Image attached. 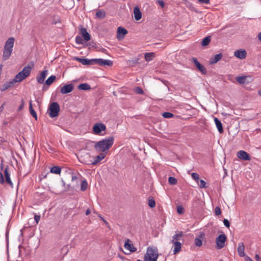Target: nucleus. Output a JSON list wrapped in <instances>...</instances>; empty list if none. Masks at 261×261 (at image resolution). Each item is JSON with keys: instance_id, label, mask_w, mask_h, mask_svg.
Here are the masks:
<instances>
[{"instance_id": "f257e3e1", "label": "nucleus", "mask_w": 261, "mask_h": 261, "mask_svg": "<svg viewBox=\"0 0 261 261\" xmlns=\"http://www.w3.org/2000/svg\"><path fill=\"white\" fill-rule=\"evenodd\" d=\"M114 138L110 137L95 143L94 147L96 151L105 152L109 149L114 143Z\"/></svg>"}, {"instance_id": "f03ea898", "label": "nucleus", "mask_w": 261, "mask_h": 261, "mask_svg": "<svg viewBox=\"0 0 261 261\" xmlns=\"http://www.w3.org/2000/svg\"><path fill=\"white\" fill-rule=\"evenodd\" d=\"M14 43V38H9L6 42L3 53V59L4 60H8L11 56Z\"/></svg>"}, {"instance_id": "7ed1b4c3", "label": "nucleus", "mask_w": 261, "mask_h": 261, "mask_svg": "<svg viewBox=\"0 0 261 261\" xmlns=\"http://www.w3.org/2000/svg\"><path fill=\"white\" fill-rule=\"evenodd\" d=\"M32 68V67L30 66H25L22 71L18 72L15 75L13 80L14 83L21 82L28 77L31 74Z\"/></svg>"}, {"instance_id": "20e7f679", "label": "nucleus", "mask_w": 261, "mask_h": 261, "mask_svg": "<svg viewBox=\"0 0 261 261\" xmlns=\"http://www.w3.org/2000/svg\"><path fill=\"white\" fill-rule=\"evenodd\" d=\"M158 256L157 248L148 247L144 255V261H157Z\"/></svg>"}, {"instance_id": "39448f33", "label": "nucleus", "mask_w": 261, "mask_h": 261, "mask_svg": "<svg viewBox=\"0 0 261 261\" xmlns=\"http://www.w3.org/2000/svg\"><path fill=\"white\" fill-rule=\"evenodd\" d=\"M79 161L85 164L91 165V156L89 153L80 150L76 154Z\"/></svg>"}, {"instance_id": "423d86ee", "label": "nucleus", "mask_w": 261, "mask_h": 261, "mask_svg": "<svg viewBox=\"0 0 261 261\" xmlns=\"http://www.w3.org/2000/svg\"><path fill=\"white\" fill-rule=\"evenodd\" d=\"M60 106L57 102H52L48 108L47 113L50 118H55L59 115Z\"/></svg>"}, {"instance_id": "0eeeda50", "label": "nucleus", "mask_w": 261, "mask_h": 261, "mask_svg": "<svg viewBox=\"0 0 261 261\" xmlns=\"http://www.w3.org/2000/svg\"><path fill=\"white\" fill-rule=\"evenodd\" d=\"M227 240L226 235L224 233L220 234L216 239L217 248L221 249L225 246V243Z\"/></svg>"}, {"instance_id": "6e6552de", "label": "nucleus", "mask_w": 261, "mask_h": 261, "mask_svg": "<svg viewBox=\"0 0 261 261\" xmlns=\"http://www.w3.org/2000/svg\"><path fill=\"white\" fill-rule=\"evenodd\" d=\"M106 129V125L102 123H97L93 126V133L95 135H100L101 132Z\"/></svg>"}, {"instance_id": "1a4fd4ad", "label": "nucleus", "mask_w": 261, "mask_h": 261, "mask_svg": "<svg viewBox=\"0 0 261 261\" xmlns=\"http://www.w3.org/2000/svg\"><path fill=\"white\" fill-rule=\"evenodd\" d=\"M95 64H98L100 66H112L113 65V62L110 60H105L103 59H94Z\"/></svg>"}, {"instance_id": "9d476101", "label": "nucleus", "mask_w": 261, "mask_h": 261, "mask_svg": "<svg viewBox=\"0 0 261 261\" xmlns=\"http://www.w3.org/2000/svg\"><path fill=\"white\" fill-rule=\"evenodd\" d=\"M191 61L194 63L196 67L203 74L206 73V69L205 67L201 64L195 58H192Z\"/></svg>"}, {"instance_id": "9b49d317", "label": "nucleus", "mask_w": 261, "mask_h": 261, "mask_svg": "<svg viewBox=\"0 0 261 261\" xmlns=\"http://www.w3.org/2000/svg\"><path fill=\"white\" fill-rule=\"evenodd\" d=\"M237 156L239 159L244 161H250L251 157L250 155L244 150H240L237 152Z\"/></svg>"}, {"instance_id": "f8f14e48", "label": "nucleus", "mask_w": 261, "mask_h": 261, "mask_svg": "<svg viewBox=\"0 0 261 261\" xmlns=\"http://www.w3.org/2000/svg\"><path fill=\"white\" fill-rule=\"evenodd\" d=\"M247 51L244 49H240L236 50L234 53V55L238 59L243 60L246 58Z\"/></svg>"}, {"instance_id": "ddd939ff", "label": "nucleus", "mask_w": 261, "mask_h": 261, "mask_svg": "<svg viewBox=\"0 0 261 261\" xmlns=\"http://www.w3.org/2000/svg\"><path fill=\"white\" fill-rule=\"evenodd\" d=\"M74 88L73 85L72 84H69L63 86L60 90V92L62 94H67L71 92Z\"/></svg>"}, {"instance_id": "4468645a", "label": "nucleus", "mask_w": 261, "mask_h": 261, "mask_svg": "<svg viewBox=\"0 0 261 261\" xmlns=\"http://www.w3.org/2000/svg\"><path fill=\"white\" fill-rule=\"evenodd\" d=\"M127 33V31L124 28L119 27L117 29V38L120 40L124 37L125 35Z\"/></svg>"}, {"instance_id": "2eb2a0df", "label": "nucleus", "mask_w": 261, "mask_h": 261, "mask_svg": "<svg viewBox=\"0 0 261 261\" xmlns=\"http://www.w3.org/2000/svg\"><path fill=\"white\" fill-rule=\"evenodd\" d=\"M47 74L48 70H44L43 71H42L41 73L39 75H37L36 77L37 82L39 84L43 83Z\"/></svg>"}, {"instance_id": "dca6fc26", "label": "nucleus", "mask_w": 261, "mask_h": 261, "mask_svg": "<svg viewBox=\"0 0 261 261\" xmlns=\"http://www.w3.org/2000/svg\"><path fill=\"white\" fill-rule=\"evenodd\" d=\"M130 242L129 239H127L125 241L124 247L130 252H134L136 251L137 248L134 246L133 244L129 243Z\"/></svg>"}, {"instance_id": "f3484780", "label": "nucleus", "mask_w": 261, "mask_h": 261, "mask_svg": "<svg viewBox=\"0 0 261 261\" xmlns=\"http://www.w3.org/2000/svg\"><path fill=\"white\" fill-rule=\"evenodd\" d=\"M76 60L84 65L95 64L94 59H91V60H89V59H85V58H77Z\"/></svg>"}, {"instance_id": "a211bd4d", "label": "nucleus", "mask_w": 261, "mask_h": 261, "mask_svg": "<svg viewBox=\"0 0 261 261\" xmlns=\"http://www.w3.org/2000/svg\"><path fill=\"white\" fill-rule=\"evenodd\" d=\"M222 58V54L221 53L218 54L212 57L210 60V64H214L219 61Z\"/></svg>"}, {"instance_id": "6ab92c4d", "label": "nucleus", "mask_w": 261, "mask_h": 261, "mask_svg": "<svg viewBox=\"0 0 261 261\" xmlns=\"http://www.w3.org/2000/svg\"><path fill=\"white\" fill-rule=\"evenodd\" d=\"M105 154L103 153H100L99 155L96 156L94 161H91V165H95L98 163H99L102 159H103L105 158Z\"/></svg>"}, {"instance_id": "aec40b11", "label": "nucleus", "mask_w": 261, "mask_h": 261, "mask_svg": "<svg viewBox=\"0 0 261 261\" xmlns=\"http://www.w3.org/2000/svg\"><path fill=\"white\" fill-rule=\"evenodd\" d=\"M214 122L217 126L218 132L220 134L222 133L224 130H223V128L222 126V124L221 121L218 118L215 117L214 118Z\"/></svg>"}, {"instance_id": "412c9836", "label": "nucleus", "mask_w": 261, "mask_h": 261, "mask_svg": "<svg viewBox=\"0 0 261 261\" xmlns=\"http://www.w3.org/2000/svg\"><path fill=\"white\" fill-rule=\"evenodd\" d=\"M134 13L135 19L136 20H139L140 19H141L142 17V13L140 10L138 6H136L134 8Z\"/></svg>"}, {"instance_id": "4be33fe9", "label": "nucleus", "mask_w": 261, "mask_h": 261, "mask_svg": "<svg viewBox=\"0 0 261 261\" xmlns=\"http://www.w3.org/2000/svg\"><path fill=\"white\" fill-rule=\"evenodd\" d=\"M245 246L244 245V243L242 242L239 243L238 244V252L239 255L243 257L245 256Z\"/></svg>"}, {"instance_id": "5701e85b", "label": "nucleus", "mask_w": 261, "mask_h": 261, "mask_svg": "<svg viewBox=\"0 0 261 261\" xmlns=\"http://www.w3.org/2000/svg\"><path fill=\"white\" fill-rule=\"evenodd\" d=\"M173 245V254H176L179 252L181 250V244L180 242H176L175 243H172Z\"/></svg>"}, {"instance_id": "b1692460", "label": "nucleus", "mask_w": 261, "mask_h": 261, "mask_svg": "<svg viewBox=\"0 0 261 261\" xmlns=\"http://www.w3.org/2000/svg\"><path fill=\"white\" fill-rule=\"evenodd\" d=\"M15 83L13 81V80L8 82L6 83H5L4 85H3L1 88V91H4L6 90L7 89H9V88L12 87Z\"/></svg>"}, {"instance_id": "393cba45", "label": "nucleus", "mask_w": 261, "mask_h": 261, "mask_svg": "<svg viewBox=\"0 0 261 261\" xmlns=\"http://www.w3.org/2000/svg\"><path fill=\"white\" fill-rule=\"evenodd\" d=\"M81 33L86 41H89L90 40V35L88 33L85 28H82L81 30Z\"/></svg>"}, {"instance_id": "a878e982", "label": "nucleus", "mask_w": 261, "mask_h": 261, "mask_svg": "<svg viewBox=\"0 0 261 261\" xmlns=\"http://www.w3.org/2000/svg\"><path fill=\"white\" fill-rule=\"evenodd\" d=\"M182 232L180 231L177 233H176L172 237V239L171 240L172 243H175L176 242H179V240L181 239L182 236Z\"/></svg>"}, {"instance_id": "bb28decb", "label": "nucleus", "mask_w": 261, "mask_h": 261, "mask_svg": "<svg viewBox=\"0 0 261 261\" xmlns=\"http://www.w3.org/2000/svg\"><path fill=\"white\" fill-rule=\"evenodd\" d=\"M4 174L5 176L6 182L10 185L12 186L13 184L10 179V175L8 170V167L6 168L4 170Z\"/></svg>"}, {"instance_id": "cd10ccee", "label": "nucleus", "mask_w": 261, "mask_h": 261, "mask_svg": "<svg viewBox=\"0 0 261 261\" xmlns=\"http://www.w3.org/2000/svg\"><path fill=\"white\" fill-rule=\"evenodd\" d=\"M78 89L82 90H89L91 89V86L87 83L80 84L77 87Z\"/></svg>"}, {"instance_id": "c85d7f7f", "label": "nucleus", "mask_w": 261, "mask_h": 261, "mask_svg": "<svg viewBox=\"0 0 261 261\" xmlns=\"http://www.w3.org/2000/svg\"><path fill=\"white\" fill-rule=\"evenodd\" d=\"M29 110H30V114H31V115L36 120H37V114H36V112L35 111V110L33 108V106H32V101L31 100H30V102H29Z\"/></svg>"}, {"instance_id": "c756f323", "label": "nucleus", "mask_w": 261, "mask_h": 261, "mask_svg": "<svg viewBox=\"0 0 261 261\" xmlns=\"http://www.w3.org/2000/svg\"><path fill=\"white\" fill-rule=\"evenodd\" d=\"M202 234H200L198 237H196L194 240V243L196 246L200 247L202 244V239L203 237Z\"/></svg>"}, {"instance_id": "7c9ffc66", "label": "nucleus", "mask_w": 261, "mask_h": 261, "mask_svg": "<svg viewBox=\"0 0 261 261\" xmlns=\"http://www.w3.org/2000/svg\"><path fill=\"white\" fill-rule=\"evenodd\" d=\"M154 57V53H147L145 54V59L147 62L151 61Z\"/></svg>"}, {"instance_id": "2f4dec72", "label": "nucleus", "mask_w": 261, "mask_h": 261, "mask_svg": "<svg viewBox=\"0 0 261 261\" xmlns=\"http://www.w3.org/2000/svg\"><path fill=\"white\" fill-rule=\"evenodd\" d=\"M61 168L58 166H54L50 169V172L57 174H59L61 173Z\"/></svg>"}, {"instance_id": "473e14b6", "label": "nucleus", "mask_w": 261, "mask_h": 261, "mask_svg": "<svg viewBox=\"0 0 261 261\" xmlns=\"http://www.w3.org/2000/svg\"><path fill=\"white\" fill-rule=\"evenodd\" d=\"M96 16L99 19H103L106 16L105 12L103 10H99L96 13Z\"/></svg>"}, {"instance_id": "72a5a7b5", "label": "nucleus", "mask_w": 261, "mask_h": 261, "mask_svg": "<svg viewBox=\"0 0 261 261\" xmlns=\"http://www.w3.org/2000/svg\"><path fill=\"white\" fill-rule=\"evenodd\" d=\"M56 76L55 75H51L45 81V84L49 86L50 85L56 80Z\"/></svg>"}, {"instance_id": "f704fd0d", "label": "nucleus", "mask_w": 261, "mask_h": 261, "mask_svg": "<svg viewBox=\"0 0 261 261\" xmlns=\"http://www.w3.org/2000/svg\"><path fill=\"white\" fill-rule=\"evenodd\" d=\"M88 187V182L86 179L82 181L81 185V190L82 191H85Z\"/></svg>"}, {"instance_id": "c9c22d12", "label": "nucleus", "mask_w": 261, "mask_h": 261, "mask_svg": "<svg viewBox=\"0 0 261 261\" xmlns=\"http://www.w3.org/2000/svg\"><path fill=\"white\" fill-rule=\"evenodd\" d=\"M210 41H211V37L207 36L202 40L201 44L203 46H206L210 43Z\"/></svg>"}, {"instance_id": "e433bc0d", "label": "nucleus", "mask_w": 261, "mask_h": 261, "mask_svg": "<svg viewBox=\"0 0 261 261\" xmlns=\"http://www.w3.org/2000/svg\"><path fill=\"white\" fill-rule=\"evenodd\" d=\"M246 76H240L236 78V81L238 83L241 84H243L245 83Z\"/></svg>"}, {"instance_id": "4c0bfd02", "label": "nucleus", "mask_w": 261, "mask_h": 261, "mask_svg": "<svg viewBox=\"0 0 261 261\" xmlns=\"http://www.w3.org/2000/svg\"><path fill=\"white\" fill-rule=\"evenodd\" d=\"M168 181L169 184H170L172 185H175L177 182V179L175 177L172 176H170L169 177Z\"/></svg>"}, {"instance_id": "58836bf2", "label": "nucleus", "mask_w": 261, "mask_h": 261, "mask_svg": "<svg viewBox=\"0 0 261 261\" xmlns=\"http://www.w3.org/2000/svg\"><path fill=\"white\" fill-rule=\"evenodd\" d=\"M75 42L78 44H83L84 43V40L82 37L77 36L75 37Z\"/></svg>"}, {"instance_id": "ea45409f", "label": "nucleus", "mask_w": 261, "mask_h": 261, "mask_svg": "<svg viewBox=\"0 0 261 261\" xmlns=\"http://www.w3.org/2000/svg\"><path fill=\"white\" fill-rule=\"evenodd\" d=\"M201 188H206V182L203 179H199V182H197Z\"/></svg>"}, {"instance_id": "a19ab883", "label": "nucleus", "mask_w": 261, "mask_h": 261, "mask_svg": "<svg viewBox=\"0 0 261 261\" xmlns=\"http://www.w3.org/2000/svg\"><path fill=\"white\" fill-rule=\"evenodd\" d=\"M148 204L149 206L151 208H153L155 206V202L153 199H149L148 200Z\"/></svg>"}, {"instance_id": "79ce46f5", "label": "nucleus", "mask_w": 261, "mask_h": 261, "mask_svg": "<svg viewBox=\"0 0 261 261\" xmlns=\"http://www.w3.org/2000/svg\"><path fill=\"white\" fill-rule=\"evenodd\" d=\"M163 116L166 118H170L173 117V114L170 112H164L163 114Z\"/></svg>"}, {"instance_id": "37998d69", "label": "nucleus", "mask_w": 261, "mask_h": 261, "mask_svg": "<svg viewBox=\"0 0 261 261\" xmlns=\"http://www.w3.org/2000/svg\"><path fill=\"white\" fill-rule=\"evenodd\" d=\"M192 177L193 179H194L195 181H196L197 182H199V175L196 173H193L192 174Z\"/></svg>"}, {"instance_id": "c03bdc74", "label": "nucleus", "mask_w": 261, "mask_h": 261, "mask_svg": "<svg viewBox=\"0 0 261 261\" xmlns=\"http://www.w3.org/2000/svg\"><path fill=\"white\" fill-rule=\"evenodd\" d=\"M215 213L216 215H220L221 213V208L219 206H217L215 209Z\"/></svg>"}, {"instance_id": "a18cd8bd", "label": "nucleus", "mask_w": 261, "mask_h": 261, "mask_svg": "<svg viewBox=\"0 0 261 261\" xmlns=\"http://www.w3.org/2000/svg\"><path fill=\"white\" fill-rule=\"evenodd\" d=\"M156 3L159 4L162 8L165 7V3L163 0H156Z\"/></svg>"}, {"instance_id": "49530a36", "label": "nucleus", "mask_w": 261, "mask_h": 261, "mask_svg": "<svg viewBox=\"0 0 261 261\" xmlns=\"http://www.w3.org/2000/svg\"><path fill=\"white\" fill-rule=\"evenodd\" d=\"M223 223L225 227L229 228L230 227V223L227 219H224L223 220Z\"/></svg>"}, {"instance_id": "de8ad7c7", "label": "nucleus", "mask_w": 261, "mask_h": 261, "mask_svg": "<svg viewBox=\"0 0 261 261\" xmlns=\"http://www.w3.org/2000/svg\"><path fill=\"white\" fill-rule=\"evenodd\" d=\"M177 211L178 214H182L184 213V208L181 206H178L177 208Z\"/></svg>"}, {"instance_id": "09e8293b", "label": "nucleus", "mask_w": 261, "mask_h": 261, "mask_svg": "<svg viewBox=\"0 0 261 261\" xmlns=\"http://www.w3.org/2000/svg\"><path fill=\"white\" fill-rule=\"evenodd\" d=\"M34 219H35L36 224H38L40 220V216L35 215L34 216Z\"/></svg>"}, {"instance_id": "8fccbe9b", "label": "nucleus", "mask_w": 261, "mask_h": 261, "mask_svg": "<svg viewBox=\"0 0 261 261\" xmlns=\"http://www.w3.org/2000/svg\"><path fill=\"white\" fill-rule=\"evenodd\" d=\"M139 58H136L135 59H133L132 60L129 61V62L130 63H132V64L135 65V64L139 63Z\"/></svg>"}, {"instance_id": "3c124183", "label": "nucleus", "mask_w": 261, "mask_h": 261, "mask_svg": "<svg viewBox=\"0 0 261 261\" xmlns=\"http://www.w3.org/2000/svg\"><path fill=\"white\" fill-rule=\"evenodd\" d=\"M199 2L201 4H210V0H198Z\"/></svg>"}, {"instance_id": "603ef678", "label": "nucleus", "mask_w": 261, "mask_h": 261, "mask_svg": "<svg viewBox=\"0 0 261 261\" xmlns=\"http://www.w3.org/2000/svg\"><path fill=\"white\" fill-rule=\"evenodd\" d=\"M136 91L137 93H139V94H143V90L142 89V88H141L140 87H138L136 89Z\"/></svg>"}, {"instance_id": "864d4df0", "label": "nucleus", "mask_w": 261, "mask_h": 261, "mask_svg": "<svg viewBox=\"0 0 261 261\" xmlns=\"http://www.w3.org/2000/svg\"><path fill=\"white\" fill-rule=\"evenodd\" d=\"M24 101L23 99H22L21 100V105H20V106H19V107L18 108V110L20 111L22 109H23V107H24Z\"/></svg>"}, {"instance_id": "5fc2aeb1", "label": "nucleus", "mask_w": 261, "mask_h": 261, "mask_svg": "<svg viewBox=\"0 0 261 261\" xmlns=\"http://www.w3.org/2000/svg\"><path fill=\"white\" fill-rule=\"evenodd\" d=\"M0 183L4 184V179L2 172H0Z\"/></svg>"}, {"instance_id": "6e6d98bb", "label": "nucleus", "mask_w": 261, "mask_h": 261, "mask_svg": "<svg viewBox=\"0 0 261 261\" xmlns=\"http://www.w3.org/2000/svg\"><path fill=\"white\" fill-rule=\"evenodd\" d=\"M8 234H9V229H8V227L7 228V230H6V241L7 242H8Z\"/></svg>"}, {"instance_id": "4d7b16f0", "label": "nucleus", "mask_w": 261, "mask_h": 261, "mask_svg": "<svg viewBox=\"0 0 261 261\" xmlns=\"http://www.w3.org/2000/svg\"><path fill=\"white\" fill-rule=\"evenodd\" d=\"M255 259H256L257 261H260V257H259V255H258V254H256V255H255Z\"/></svg>"}, {"instance_id": "13d9d810", "label": "nucleus", "mask_w": 261, "mask_h": 261, "mask_svg": "<svg viewBox=\"0 0 261 261\" xmlns=\"http://www.w3.org/2000/svg\"><path fill=\"white\" fill-rule=\"evenodd\" d=\"M77 179V177L75 175L72 176L71 180L73 181Z\"/></svg>"}, {"instance_id": "bf43d9fd", "label": "nucleus", "mask_w": 261, "mask_h": 261, "mask_svg": "<svg viewBox=\"0 0 261 261\" xmlns=\"http://www.w3.org/2000/svg\"><path fill=\"white\" fill-rule=\"evenodd\" d=\"M90 212H91V211H90V209L88 208L86 210L85 214L86 215H88L89 214H90Z\"/></svg>"}, {"instance_id": "052dcab7", "label": "nucleus", "mask_w": 261, "mask_h": 261, "mask_svg": "<svg viewBox=\"0 0 261 261\" xmlns=\"http://www.w3.org/2000/svg\"><path fill=\"white\" fill-rule=\"evenodd\" d=\"M258 39L261 41V32L259 33L257 36Z\"/></svg>"}, {"instance_id": "680f3d73", "label": "nucleus", "mask_w": 261, "mask_h": 261, "mask_svg": "<svg viewBox=\"0 0 261 261\" xmlns=\"http://www.w3.org/2000/svg\"><path fill=\"white\" fill-rule=\"evenodd\" d=\"M247 260H248V261H253L251 258L247 256Z\"/></svg>"}, {"instance_id": "e2e57ef3", "label": "nucleus", "mask_w": 261, "mask_h": 261, "mask_svg": "<svg viewBox=\"0 0 261 261\" xmlns=\"http://www.w3.org/2000/svg\"><path fill=\"white\" fill-rule=\"evenodd\" d=\"M258 95L261 97V89H260L259 90H258Z\"/></svg>"}, {"instance_id": "0e129e2a", "label": "nucleus", "mask_w": 261, "mask_h": 261, "mask_svg": "<svg viewBox=\"0 0 261 261\" xmlns=\"http://www.w3.org/2000/svg\"><path fill=\"white\" fill-rule=\"evenodd\" d=\"M118 256L121 259H123L124 257L123 256H121L120 254H118Z\"/></svg>"}, {"instance_id": "69168bd1", "label": "nucleus", "mask_w": 261, "mask_h": 261, "mask_svg": "<svg viewBox=\"0 0 261 261\" xmlns=\"http://www.w3.org/2000/svg\"><path fill=\"white\" fill-rule=\"evenodd\" d=\"M62 182H63V186H65V183L64 182V181L63 180Z\"/></svg>"}, {"instance_id": "338daca9", "label": "nucleus", "mask_w": 261, "mask_h": 261, "mask_svg": "<svg viewBox=\"0 0 261 261\" xmlns=\"http://www.w3.org/2000/svg\"><path fill=\"white\" fill-rule=\"evenodd\" d=\"M137 261H141V260L140 259H138Z\"/></svg>"}, {"instance_id": "774afa93", "label": "nucleus", "mask_w": 261, "mask_h": 261, "mask_svg": "<svg viewBox=\"0 0 261 261\" xmlns=\"http://www.w3.org/2000/svg\"><path fill=\"white\" fill-rule=\"evenodd\" d=\"M219 261H223V260H219Z\"/></svg>"}]
</instances>
